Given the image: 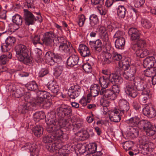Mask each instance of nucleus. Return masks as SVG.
<instances>
[{"label": "nucleus", "instance_id": "5fc2aeb1", "mask_svg": "<svg viewBox=\"0 0 156 156\" xmlns=\"http://www.w3.org/2000/svg\"><path fill=\"white\" fill-rule=\"evenodd\" d=\"M133 146V143L131 141H128L124 143L123 148L126 151L130 150Z\"/></svg>", "mask_w": 156, "mask_h": 156}, {"label": "nucleus", "instance_id": "3c124183", "mask_svg": "<svg viewBox=\"0 0 156 156\" xmlns=\"http://www.w3.org/2000/svg\"><path fill=\"white\" fill-rule=\"evenodd\" d=\"M151 103L144 105L143 107L142 112L143 114L145 116L147 117L149 112L150 111L151 108L152 106Z\"/></svg>", "mask_w": 156, "mask_h": 156}, {"label": "nucleus", "instance_id": "13d9d810", "mask_svg": "<svg viewBox=\"0 0 156 156\" xmlns=\"http://www.w3.org/2000/svg\"><path fill=\"white\" fill-rule=\"evenodd\" d=\"M112 59V55L111 54L107 53L105 54L104 62L106 64H109L111 63Z\"/></svg>", "mask_w": 156, "mask_h": 156}, {"label": "nucleus", "instance_id": "37998d69", "mask_svg": "<svg viewBox=\"0 0 156 156\" xmlns=\"http://www.w3.org/2000/svg\"><path fill=\"white\" fill-rule=\"evenodd\" d=\"M45 117L44 113L42 111L36 112L33 114V120L35 122H38Z\"/></svg>", "mask_w": 156, "mask_h": 156}, {"label": "nucleus", "instance_id": "7ed1b4c3", "mask_svg": "<svg viewBox=\"0 0 156 156\" xmlns=\"http://www.w3.org/2000/svg\"><path fill=\"white\" fill-rule=\"evenodd\" d=\"M144 130L146 135L149 136H152L154 135L156 131V127L152 125L151 123L146 120H139L137 128Z\"/></svg>", "mask_w": 156, "mask_h": 156}, {"label": "nucleus", "instance_id": "e2e57ef3", "mask_svg": "<svg viewBox=\"0 0 156 156\" xmlns=\"http://www.w3.org/2000/svg\"><path fill=\"white\" fill-rule=\"evenodd\" d=\"M147 117L152 118L154 117L156 115V110L152 105L149 112Z\"/></svg>", "mask_w": 156, "mask_h": 156}, {"label": "nucleus", "instance_id": "774afa93", "mask_svg": "<svg viewBox=\"0 0 156 156\" xmlns=\"http://www.w3.org/2000/svg\"><path fill=\"white\" fill-rule=\"evenodd\" d=\"M102 5L97 6L98 12L101 15H105L107 12V10L102 7Z\"/></svg>", "mask_w": 156, "mask_h": 156}, {"label": "nucleus", "instance_id": "58836bf2", "mask_svg": "<svg viewBox=\"0 0 156 156\" xmlns=\"http://www.w3.org/2000/svg\"><path fill=\"white\" fill-rule=\"evenodd\" d=\"M87 147L89 152V153L94 154V155L95 156L99 155V154H98V153L101 154L100 152H96L97 148V145L95 143L89 144L87 145Z\"/></svg>", "mask_w": 156, "mask_h": 156}, {"label": "nucleus", "instance_id": "bf43d9fd", "mask_svg": "<svg viewBox=\"0 0 156 156\" xmlns=\"http://www.w3.org/2000/svg\"><path fill=\"white\" fill-rule=\"evenodd\" d=\"M83 122L81 121L80 122L79 121H77L76 122H73L72 125V128H73V129L75 128L77 129L82 128L83 127Z\"/></svg>", "mask_w": 156, "mask_h": 156}, {"label": "nucleus", "instance_id": "423d86ee", "mask_svg": "<svg viewBox=\"0 0 156 156\" xmlns=\"http://www.w3.org/2000/svg\"><path fill=\"white\" fill-rule=\"evenodd\" d=\"M37 14L39 15L36 18L31 12L27 10L24 9V20L26 25L28 26L33 25L34 24L35 21L37 20L40 22L41 20V17L39 12Z\"/></svg>", "mask_w": 156, "mask_h": 156}, {"label": "nucleus", "instance_id": "20e7f679", "mask_svg": "<svg viewBox=\"0 0 156 156\" xmlns=\"http://www.w3.org/2000/svg\"><path fill=\"white\" fill-rule=\"evenodd\" d=\"M54 129V130H52V132H48L51 134V135H46L43 137V141L44 143H50L58 140L59 139H63L64 138V136L67 137V134L63 133L62 130H61L60 132L55 129Z\"/></svg>", "mask_w": 156, "mask_h": 156}, {"label": "nucleus", "instance_id": "6e6552de", "mask_svg": "<svg viewBox=\"0 0 156 156\" xmlns=\"http://www.w3.org/2000/svg\"><path fill=\"white\" fill-rule=\"evenodd\" d=\"M102 73L105 75L102 77H105L111 79V82L112 84L113 83V82L117 84H121L123 81V79L116 73L111 74L110 72L107 70H102Z\"/></svg>", "mask_w": 156, "mask_h": 156}, {"label": "nucleus", "instance_id": "4be33fe9", "mask_svg": "<svg viewBox=\"0 0 156 156\" xmlns=\"http://www.w3.org/2000/svg\"><path fill=\"white\" fill-rule=\"evenodd\" d=\"M156 63L155 58L153 56L146 58L143 61V66L145 68L151 69Z\"/></svg>", "mask_w": 156, "mask_h": 156}, {"label": "nucleus", "instance_id": "f03ea898", "mask_svg": "<svg viewBox=\"0 0 156 156\" xmlns=\"http://www.w3.org/2000/svg\"><path fill=\"white\" fill-rule=\"evenodd\" d=\"M56 115L54 112L48 113L47 117L48 122L47 123V126L46 130L47 132H52V130H54V129H56L57 131L61 132L60 129V123L59 121V119L55 118Z\"/></svg>", "mask_w": 156, "mask_h": 156}, {"label": "nucleus", "instance_id": "2eb2a0df", "mask_svg": "<svg viewBox=\"0 0 156 156\" xmlns=\"http://www.w3.org/2000/svg\"><path fill=\"white\" fill-rule=\"evenodd\" d=\"M89 45L92 49L94 50L96 53H99L102 50V43L100 39H98L94 41H90Z\"/></svg>", "mask_w": 156, "mask_h": 156}, {"label": "nucleus", "instance_id": "f8f14e48", "mask_svg": "<svg viewBox=\"0 0 156 156\" xmlns=\"http://www.w3.org/2000/svg\"><path fill=\"white\" fill-rule=\"evenodd\" d=\"M133 82V84L136 89L139 91H142V93L148 92L147 90V85L145 82L141 80L140 79H134Z\"/></svg>", "mask_w": 156, "mask_h": 156}, {"label": "nucleus", "instance_id": "e433bc0d", "mask_svg": "<svg viewBox=\"0 0 156 156\" xmlns=\"http://www.w3.org/2000/svg\"><path fill=\"white\" fill-rule=\"evenodd\" d=\"M146 44V42L144 40L142 39L139 40L136 44H133L131 45V48L133 50L143 48Z\"/></svg>", "mask_w": 156, "mask_h": 156}, {"label": "nucleus", "instance_id": "09e8293b", "mask_svg": "<svg viewBox=\"0 0 156 156\" xmlns=\"http://www.w3.org/2000/svg\"><path fill=\"white\" fill-rule=\"evenodd\" d=\"M30 38L32 41L33 44L34 45H35L37 43L42 44V43L40 41V36L37 34H35V33L33 34L31 33Z\"/></svg>", "mask_w": 156, "mask_h": 156}, {"label": "nucleus", "instance_id": "49530a36", "mask_svg": "<svg viewBox=\"0 0 156 156\" xmlns=\"http://www.w3.org/2000/svg\"><path fill=\"white\" fill-rule=\"evenodd\" d=\"M28 90L35 91L38 89V85L35 81L29 82L26 85Z\"/></svg>", "mask_w": 156, "mask_h": 156}, {"label": "nucleus", "instance_id": "603ef678", "mask_svg": "<svg viewBox=\"0 0 156 156\" xmlns=\"http://www.w3.org/2000/svg\"><path fill=\"white\" fill-rule=\"evenodd\" d=\"M63 70V67L60 66H56L54 68V74L55 76L58 77L62 74Z\"/></svg>", "mask_w": 156, "mask_h": 156}, {"label": "nucleus", "instance_id": "a18cd8bd", "mask_svg": "<svg viewBox=\"0 0 156 156\" xmlns=\"http://www.w3.org/2000/svg\"><path fill=\"white\" fill-rule=\"evenodd\" d=\"M77 136L79 137V140L83 141L88 139L89 137V135L86 130H84L81 132H78Z\"/></svg>", "mask_w": 156, "mask_h": 156}, {"label": "nucleus", "instance_id": "864d4df0", "mask_svg": "<svg viewBox=\"0 0 156 156\" xmlns=\"http://www.w3.org/2000/svg\"><path fill=\"white\" fill-rule=\"evenodd\" d=\"M76 148L80 154H81L85 152L87 147V146L83 145L81 144H78L76 145Z\"/></svg>", "mask_w": 156, "mask_h": 156}, {"label": "nucleus", "instance_id": "c756f323", "mask_svg": "<svg viewBox=\"0 0 156 156\" xmlns=\"http://www.w3.org/2000/svg\"><path fill=\"white\" fill-rule=\"evenodd\" d=\"M43 131V128L40 125H36L32 129V132L35 136L37 137H40L42 135Z\"/></svg>", "mask_w": 156, "mask_h": 156}, {"label": "nucleus", "instance_id": "ddd939ff", "mask_svg": "<svg viewBox=\"0 0 156 156\" xmlns=\"http://www.w3.org/2000/svg\"><path fill=\"white\" fill-rule=\"evenodd\" d=\"M15 42L16 40L14 37L11 36L8 37L6 39L5 43L2 44L1 48L2 51L5 52L8 51Z\"/></svg>", "mask_w": 156, "mask_h": 156}, {"label": "nucleus", "instance_id": "bb28decb", "mask_svg": "<svg viewBox=\"0 0 156 156\" xmlns=\"http://www.w3.org/2000/svg\"><path fill=\"white\" fill-rule=\"evenodd\" d=\"M79 59V57L77 55H73L70 56L67 59V65L71 67H73L78 64Z\"/></svg>", "mask_w": 156, "mask_h": 156}, {"label": "nucleus", "instance_id": "72a5a7b5", "mask_svg": "<svg viewBox=\"0 0 156 156\" xmlns=\"http://www.w3.org/2000/svg\"><path fill=\"white\" fill-rule=\"evenodd\" d=\"M64 138L62 140V147H61L60 149H63L64 150V152L62 154L63 155H67V156H68V154L67 153L68 152V151L73 150V149H74L73 147V146L71 144H67L65 146L63 145V142L64 141H63L64 139H66L67 138V137H66V136H64Z\"/></svg>", "mask_w": 156, "mask_h": 156}, {"label": "nucleus", "instance_id": "6e6d98bb", "mask_svg": "<svg viewBox=\"0 0 156 156\" xmlns=\"http://www.w3.org/2000/svg\"><path fill=\"white\" fill-rule=\"evenodd\" d=\"M68 42L66 39L63 37H57L56 38L55 40V42L54 44H64L65 43H66Z\"/></svg>", "mask_w": 156, "mask_h": 156}, {"label": "nucleus", "instance_id": "0e129e2a", "mask_svg": "<svg viewBox=\"0 0 156 156\" xmlns=\"http://www.w3.org/2000/svg\"><path fill=\"white\" fill-rule=\"evenodd\" d=\"M83 68L84 71L87 73H90L92 71V67L89 63H86L83 65Z\"/></svg>", "mask_w": 156, "mask_h": 156}, {"label": "nucleus", "instance_id": "c03bdc74", "mask_svg": "<svg viewBox=\"0 0 156 156\" xmlns=\"http://www.w3.org/2000/svg\"><path fill=\"white\" fill-rule=\"evenodd\" d=\"M129 62L128 59H125L122 62H119V68L120 69L124 70L128 69L129 67Z\"/></svg>", "mask_w": 156, "mask_h": 156}, {"label": "nucleus", "instance_id": "7c9ffc66", "mask_svg": "<svg viewBox=\"0 0 156 156\" xmlns=\"http://www.w3.org/2000/svg\"><path fill=\"white\" fill-rule=\"evenodd\" d=\"M67 119H65L64 120H61V119L59 121L60 123V128L66 126L69 129L72 128V125L73 121L71 117L70 118H68Z\"/></svg>", "mask_w": 156, "mask_h": 156}, {"label": "nucleus", "instance_id": "4d7b16f0", "mask_svg": "<svg viewBox=\"0 0 156 156\" xmlns=\"http://www.w3.org/2000/svg\"><path fill=\"white\" fill-rule=\"evenodd\" d=\"M141 23L142 26L145 28H149L151 26L150 22L148 20L145 19H142Z\"/></svg>", "mask_w": 156, "mask_h": 156}, {"label": "nucleus", "instance_id": "6ab92c4d", "mask_svg": "<svg viewBox=\"0 0 156 156\" xmlns=\"http://www.w3.org/2000/svg\"><path fill=\"white\" fill-rule=\"evenodd\" d=\"M12 20L14 24L12 25L13 30H18L21 26L23 22L22 17L18 14L14 15L12 17Z\"/></svg>", "mask_w": 156, "mask_h": 156}, {"label": "nucleus", "instance_id": "4468645a", "mask_svg": "<svg viewBox=\"0 0 156 156\" xmlns=\"http://www.w3.org/2000/svg\"><path fill=\"white\" fill-rule=\"evenodd\" d=\"M126 92L129 96L133 98H135L138 94V92L134 89L133 81H129L126 83Z\"/></svg>", "mask_w": 156, "mask_h": 156}, {"label": "nucleus", "instance_id": "680f3d73", "mask_svg": "<svg viewBox=\"0 0 156 156\" xmlns=\"http://www.w3.org/2000/svg\"><path fill=\"white\" fill-rule=\"evenodd\" d=\"M148 140L149 138L148 137L145 135L142 136L139 139V141L141 144V145L151 144V143L148 142Z\"/></svg>", "mask_w": 156, "mask_h": 156}, {"label": "nucleus", "instance_id": "ea45409f", "mask_svg": "<svg viewBox=\"0 0 156 156\" xmlns=\"http://www.w3.org/2000/svg\"><path fill=\"white\" fill-rule=\"evenodd\" d=\"M69 43L67 42L63 44H60L59 45V49L61 51L66 53H69L70 52Z\"/></svg>", "mask_w": 156, "mask_h": 156}, {"label": "nucleus", "instance_id": "69168bd1", "mask_svg": "<svg viewBox=\"0 0 156 156\" xmlns=\"http://www.w3.org/2000/svg\"><path fill=\"white\" fill-rule=\"evenodd\" d=\"M136 71V68L135 66L131 67L129 70L127 72L131 78H134V76L135 75Z\"/></svg>", "mask_w": 156, "mask_h": 156}, {"label": "nucleus", "instance_id": "c85d7f7f", "mask_svg": "<svg viewBox=\"0 0 156 156\" xmlns=\"http://www.w3.org/2000/svg\"><path fill=\"white\" fill-rule=\"evenodd\" d=\"M140 119L138 117L135 116L127 120L126 122L129 125L128 127H137Z\"/></svg>", "mask_w": 156, "mask_h": 156}, {"label": "nucleus", "instance_id": "393cba45", "mask_svg": "<svg viewBox=\"0 0 156 156\" xmlns=\"http://www.w3.org/2000/svg\"><path fill=\"white\" fill-rule=\"evenodd\" d=\"M78 51L80 55L83 57H89L91 55L89 48L83 44L80 45Z\"/></svg>", "mask_w": 156, "mask_h": 156}, {"label": "nucleus", "instance_id": "aec40b11", "mask_svg": "<svg viewBox=\"0 0 156 156\" xmlns=\"http://www.w3.org/2000/svg\"><path fill=\"white\" fill-rule=\"evenodd\" d=\"M128 127L126 133V136L129 139H133L137 137L139 135V131L136 127Z\"/></svg>", "mask_w": 156, "mask_h": 156}, {"label": "nucleus", "instance_id": "f257e3e1", "mask_svg": "<svg viewBox=\"0 0 156 156\" xmlns=\"http://www.w3.org/2000/svg\"><path fill=\"white\" fill-rule=\"evenodd\" d=\"M15 51L18 60L25 64H27L30 63V52L25 45L19 44L15 47Z\"/></svg>", "mask_w": 156, "mask_h": 156}, {"label": "nucleus", "instance_id": "39448f33", "mask_svg": "<svg viewBox=\"0 0 156 156\" xmlns=\"http://www.w3.org/2000/svg\"><path fill=\"white\" fill-rule=\"evenodd\" d=\"M56 112L60 119L65 117L70 118L72 115V109L67 105L62 104L60 105L56 109Z\"/></svg>", "mask_w": 156, "mask_h": 156}, {"label": "nucleus", "instance_id": "cd10ccee", "mask_svg": "<svg viewBox=\"0 0 156 156\" xmlns=\"http://www.w3.org/2000/svg\"><path fill=\"white\" fill-rule=\"evenodd\" d=\"M99 79L100 84L102 87L101 88L106 89L109 85L111 84L110 81L111 80V79H110L109 78L105 77H100L99 78Z\"/></svg>", "mask_w": 156, "mask_h": 156}, {"label": "nucleus", "instance_id": "052dcab7", "mask_svg": "<svg viewBox=\"0 0 156 156\" xmlns=\"http://www.w3.org/2000/svg\"><path fill=\"white\" fill-rule=\"evenodd\" d=\"M86 19L85 16L83 14H81L79 16L78 23L79 27H82Z\"/></svg>", "mask_w": 156, "mask_h": 156}, {"label": "nucleus", "instance_id": "f704fd0d", "mask_svg": "<svg viewBox=\"0 0 156 156\" xmlns=\"http://www.w3.org/2000/svg\"><path fill=\"white\" fill-rule=\"evenodd\" d=\"M142 48H139L133 50L135 51L137 56L143 58L147 55L149 54V52L147 49Z\"/></svg>", "mask_w": 156, "mask_h": 156}, {"label": "nucleus", "instance_id": "473e14b6", "mask_svg": "<svg viewBox=\"0 0 156 156\" xmlns=\"http://www.w3.org/2000/svg\"><path fill=\"white\" fill-rule=\"evenodd\" d=\"M142 94L144 95H142L140 97L139 100L141 103L145 104L150 101V98L151 97V95L149 92H146L142 93Z\"/></svg>", "mask_w": 156, "mask_h": 156}, {"label": "nucleus", "instance_id": "9b49d317", "mask_svg": "<svg viewBox=\"0 0 156 156\" xmlns=\"http://www.w3.org/2000/svg\"><path fill=\"white\" fill-rule=\"evenodd\" d=\"M81 91L80 87L76 84L70 87L68 90V94L70 98L74 99L80 94Z\"/></svg>", "mask_w": 156, "mask_h": 156}, {"label": "nucleus", "instance_id": "5701e85b", "mask_svg": "<svg viewBox=\"0 0 156 156\" xmlns=\"http://www.w3.org/2000/svg\"><path fill=\"white\" fill-rule=\"evenodd\" d=\"M46 90H51L52 92L57 94L60 90L59 86L54 83L48 84L47 85H44L41 87Z\"/></svg>", "mask_w": 156, "mask_h": 156}, {"label": "nucleus", "instance_id": "9d476101", "mask_svg": "<svg viewBox=\"0 0 156 156\" xmlns=\"http://www.w3.org/2000/svg\"><path fill=\"white\" fill-rule=\"evenodd\" d=\"M22 150L29 149L31 156H38L39 151L37 148V146L34 144L27 143L21 147Z\"/></svg>", "mask_w": 156, "mask_h": 156}, {"label": "nucleus", "instance_id": "c9c22d12", "mask_svg": "<svg viewBox=\"0 0 156 156\" xmlns=\"http://www.w3.org/2000/svg\"><path fill=\"white\" fill-rule=\"evenodd\" d=\"M116 72L117 74L121 75H122L123 77L126 79L130 80L129 81H133L134 79L133 78H131L127 72L125 73L121 69L119 68H116L115 69Z\"/></svg>", "mask_w": 156, "mask_h": 156}, {"label": "nucleus", "instance_id": "338daca9", "mask_svg": "<svg viewBox=\"0 0 156 156\" xmlns=\"http://www.w3.org/2000/svg\"><path fill=\"white\" fill-rule=\"evenodd\" d=\"M145 0H134V6L136 7L139 8L142 6L145 3Z\"/></svg>", "mask_w": 156, "mask_h": 156}, {"label": "nucleus", "instance_id": "a19ab883", "mask_svg": "<svg viewBox=\"0 0 156 156\" xmlns=\"http://www.w3.org/2000/svg\"><path fill=\"white\" fill-rule=\"evenodd\" d=\"M37 95L40 98L44 99H51V94L48 91H46L45 90H39L37 92Z\"/></svg>", "mask_w": 156, "mask_h": 156}, {"label": "nucleus", "instance_id": "a211bd4d", "mask_svg": "<svg viewBox=\"0 0 156 156\" xmlns=\"http://www.w3.org/2000/svg\"><path fill=\"white\" fill-rule=\"evenodd\" d=\"M119 108L117 109L121 114H124L127 112L129 109V104L126 100H120L119 102Z\"/></svg>", "mask_w": 156, "mask_h": 156}, {"label": "nucleus", "instance_id": "412c9836", "mask_svg": "<svg viewBox=\"0 0 156 156\" xmlns=\"http://www.w3.org/2000/svg\"><path fill=\"white\" fill-rule=\"evenodd\" d=\"M123 114H121L120 112L117 109H115L113 110L110 114L109 117L111 121L118 122L120 121L121 119V116Z\"/></svg>", "mask_w": 156, "mask_h": 156}, {"label": "nucleus", "instance_id": "f3484780", "mask_svg": "<svg viewBox=\"0 0 156 156\" xmlns=\"http://www.w3.org/2000/svg\"><path fill=\"white\" fill-rule=\"evenodd\" d=\"M62 140L59 139L58 140L54 141V143L49 144L47 146V149L51 152H54L56 150L58 151L62 147Z\"/></svg>", "mask_w": 156, "mask_h": 156}, {"label": "nucleus", "instance_id": "b1692460", "mask_svg": "<svg viewBox=\"0 0 156 156\" xmlns=\"http://www.w3.org/2000/svg\"><path fill=\"white\" fill-rule=\"evenodd\" d=\"M35 106V104L34 103L29 101L25 102L22 105V113L24 114L32 111Z\"/></svg>", "mask_w": 156, "mask_h": 156}, {"label": "nucleus", "instance_id": "de8ad7c7", "mask_svg": "<svg viewBox=\"0 0 156 156\" xmlns=\"http://www.w3.org/2000/svg\"><path fill=\"white\" fill-rule=\"evenodd\" d=\"M151 144H146L141 145L140 146V148L141 149V153L144 155L147 154L150 151V145Z\"/></svg>", "mask_w": 156, "mask_h": 156}, {"label": "nucleus", "instance_id": "79ce46f5", "mask_svg": "<svg viewBox=\"0 0 156 156\" xmlns=\"http://www.w3.org/2000/svg\"><path fill=\"white\" fill-rule=\"evenodd\" d=\"M126 10L123 5H119L117 9V11L118 16L120 18H124L125 17Z\"/></svg>", "mask_w": 156, "mask_h": 156}, {"label": "nucleus", "instance_id": "1a4fd4ad", "mask_svg": "<svg viewBox=\"0 0 156 156\" xmlns=\"http://www.w3.org/2000/svg\"><path fill=\"white\" fill-rule=\"evenodd\" d=\"M56 37L54 32L49 31L45 32L43 35V38L42 39L43 43L47 46H51L55 42L54 39Z\"/></svg>", "mask_w": 156, "mask_h": 156}, {"label": "nucleus", "instance_id": "8fccbe9b", "mask_svg": "<svg viewBox=\"0 0 156 156\" xmlns=\"http://www.w3.org/2000/svg\"><path fill=\"white\" fill-rule=\"evenodd\" d=\"M90 24L91 27H94L98 23V19L97 16L94 14L91 15L89 18Z\"/></svg>", "mask_w": 156, "mask_h": 156}, {"label": "nucleus", "instance_id": "dca6fc26", "mask_svg": "<svg viewBox=\"0 0 156 156\" xmlns=\"http://www.w3.org/2000/svg\"><path fill=\"white\" fill-rule=\"evenodd\" d=\"M100 95H103L105 98L111 100H114L115 99L117 95L111 90L105 88H101Z\"/></svg>", "mask_w": 156, "mask_h": 156}, {"label": "nucleus", "instance_id": "4c0bfd02", "mask_svg": "<svg viewBox=\"0 0 156 156\" xmlns=\"http://www.w3.org/2000/svg\"><path fill=\"white\" fill-rule=\"evenodd\" d=\"M125 39L124 37L117 39L115 41V46L118 49H122L124 48Z\"/></svg>", "mask_w": 156, "mask_h": 156}, {"label": "nucleus", "instance_id": "2f4dec72", "mask_svg": "<svg viewBox=\"0 0 156 156\" xmlns=\"http://www.w3.org/2000/svg\"><path fill=\"white\" fill-rule=\"evenodd\" d=\"M101 87L98 84H95L92 85L90 87V92L93 97H95L100 94Z\"/></svg>", "mask_w": 156, "mask_h": 156}, {"label": "nucleus", "instance_id": "0eeeda50", "mask_svg": "<svg viewBox=\"0 0 156 156\" xmlns=\"http://www.w3.org/2000/svg\"><path fill=\"white\" fill-rule=\"evenodd\" d=\"M45 57L46 61L49 65H53L55 63H58V62L62 60L61 56L57 54L53 53L51 51L47 52Z\"/></svg>", "mask_w": 156, "mask_h": 156}, {"label": "nucleus", "instance_id": "a878e982", "mask_svg": "<svg viewBox=\"0 0 156 156\" xmlns=\"http://www.w3.org/2000/svg\"><path fill=\"white\" fill-rule=\"evenodd\" d=\"M128 33L132 40H138L140 38V33L136 28L133 27L130 28Z\"/></svg>", "mask_w": 156, "mask_h": 156}]
</instances>
